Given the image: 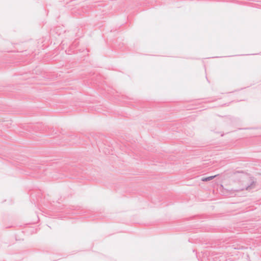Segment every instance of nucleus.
<instances>
[{
    "label": "nucleus",
    "mask_w": 261,
    "mask_h": 261,
    "mask_svg": "<svg viewBox=\"0 0 261 261\" xmlns=\"http://www.w3.org/2000/svg\"><path fill=\"white\" fill-rule=\"evenodd\" d=\"M69 138L67 139V138H65V137L64 136V137H62V139H63L64 141H65L66 142H68L71 141L72 140H73L75 138H76L77 136L73 134V135H71L70 136H69Z\"/></svg>",
    "instance_id": "nucleus-1"
},
{
    "label": "nucleus",
    "mask_w": 261,
    "mask_h": 261,
    "mask_svg": "<svg viewBox=\"0 0 261 261\" xmlns=\"http://www.w3.org/2000/svg\"><path fill=\"white\" fill-rule=\"evenodd\" d=\"M215 176H216V175L211 176H208L207 177H203L201 178V180L203 181H210V180L213 179V178H214Z\"/></svg>",
    "instance_id": "nucleus-2"
},
{
    "label": "nucleus",
    "mask_w": 261,
    "mask_h": 261,
    "mask_svg": "<svg viewBox=\"0 0 261 261\" xmlns=\"http://www.w3.org/2000/svg\"><path fill=\"white\" fill-rule=\"evenodd\" d=\"M255 184V182L251 180V183L250 184V185H249L248 186L246 189L247 190L252 189V188H253L254 187Z\"/></svg>",
    "instance_id": "nucleus-3"
},
{
    "label": "nucleus",
    "mask_w": 261,
    "mask_h": 261,
    "mask_svg": "<svg viewBox=\"0 0 261 261\" xmlns=\"http://www.w3.org/2000/svg\"><path fill=\"white\" fill-rule=\"evenodd\" d=\"M77 142H75V141H73L72 143H76Z\"/></svg>",
    "instance_id": "nucleus-4"
},
{
    "label": "nucleus",
    "mask_w": 261,
    "mask_h": 261,
    "mask_svg": "<svg viewBox=\"0 0 261 261\" xmlns=\"http://www.w3.org/2000/svg\"><path fill=\"white\" fill-rule=\"evenodd\" d=\"M44 130V128H42L40 129V130Z\"/></svg>",
    "instance_id": "nucleus-5"
},
{
    "label": "nucleus",
    "mask_w": 261,
    "mask_h": 261,
    "mask_svg": "<svg viewBox=\"0 0 261 261\" xmlns=\"http://www.w3.org/2000/svg\"><path fill=\"white\" fill-rule=\"evenodd\" d=\"M35 127H39V126H35Z\"/></svg>",
    "instance_id": "nucleus-6"
}]
</instances>
